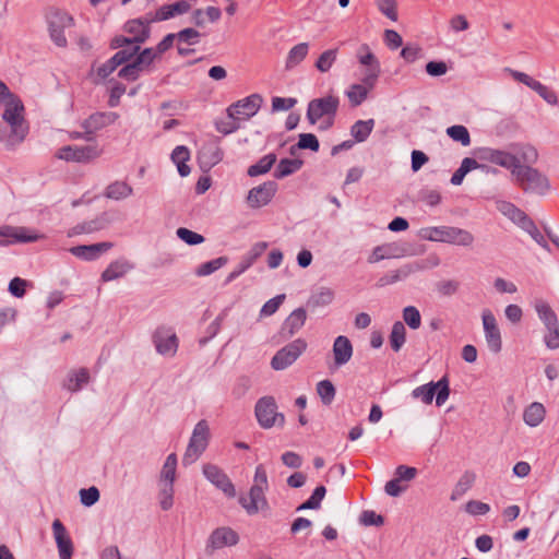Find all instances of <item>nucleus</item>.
I'll return each instance as SVG.
<instances>
[{
  "instance_id": "nucleus-21",
  "label": "nucleus",
  "mask_w": 559,
  "mask_h": 559,
  "mask_svg": "<svg viewBox=\"0 0 559 559\" xmlns=\"http://www.w3.org/2000/svg\"><path fill=\"white\" fill-rule=\"evenodd\" d=\"M53 537L57 544L60 559H72L74 546L63 523L56 519L52 522Z\"/></svg>"
},
{
  "instance_id": "nucleus-55",
  "label": "nucleus",
  "mask_w": 559,
  "mask_h": 559,
  "mask_svg": "<svg viewBox=\"0 0 559 559\" xmlns=\"http://www.w3.org/2000/svg\"><path fill=\"white\" fill-rule=\"evenodd\" d=\"M379 11L393 22L397 21V2L396 0H376Z\"/></svg>"
},
{
  "instance_id": "nucleus-3",
  "label": "nucleus",
  "mask_w": 559,
  "mask_h": 559,
  "mask_svg": "<svg viewBox=\"0 0 559 559\" xmlns=\"http://www.w3.org/2000/svg\"><path fill=\"white\" fill-rule=\"evenodd\" d=\"M513 178L524 193L544 197L550 190L548 177L530 165H521L513 171Z\"/></svg>"
},
{
  "instance_id": "nucleus-39",
  "label": "nucleus",
  "mask_w": 559,
  "mask_h": 559,
  "mask_svg": "<svg viewBox=\"0 0 559 559\" xmlns=\"http://www.w3.org/2000/svg\"><path fill=\"white\" fill-rule=\"evenodd\" d=\"M309 44L300 43L294 46L287 55L285 68L287 70L294 69L297 67L308 55Z\"/></svg>"
},
{
  "instance_id": "nucleus-6",
  "label": "nucleus",
  "mask_w": 559,
  "mask_h": 559,
  "mask_svg": "<svg viewBox=\"0 0 559 559\" xmlns=\"http://www.w3.org/2000/svg\"><path fill=\"white\" fill-rule=\"evenodd\" d=\"M254 413L259 425L264 429H270L275 425L283 427L285 424V416L277 412L276 401L271 395L258 400Z\"/></svg>"
},
{
  "instance_id": "nucleus-10",
  "label": "nucleus",
  "mask_w": 559,
  "mask_h": 559,
  "mask_svg": "<svg viewBox=\"0 0 559 559\" xmlns=\"http://www.w3.org/2000/svg\"><path fill=\"white\" fill-rule=\"evenodd\" d=\"M102 150L97 143L76 146L66 145L58 150L56 156L67 162L88 163L100 156Z\"/></svg>"
},
{
  "instance_id": "nucleus-64",
  "label": "nucleus",
  "mask_w": 559,
  "mask_h": 559,
  "mask_svg": "<svg viewBox=\"0 0 559 559\" xmlns=\"http://www.w3.org/2000/svg\"><path fill=\"white\" fill-rule=\"evenodd\" d=\"M547 334L544 336L546 346L549 349L559 348V324L556 323L554 326H547Z\"/></svg>"
},
{
  "instance_id": "nucleus-15",
  "label": "nucleus",
  "mask_w": 559,
  "mask_h": 559,
  "mask_svg": "<svg viewBox=\"0 0 559 559\" xmlns=\"http://www.w3.org/2000/svg\"><path fill=\"white\" fill-rule=\"evenodd\" d=\"M427 267L424 261H415L402 265L400 269L391 271L378 278L376 287L382 288L396 282L407 278L411 274L423 271Z\"/></svg>"
},
{
  "instance_id": "nucleus-22",
  "label": "nucleus",
  "mask_w": 559,
  "mask_h": 559,
  "mask_svg": "<svg viewBox=\"0 0 559 559\" xmlns=\"http://www.w3.org/2000/svg\"><path fill=\"white\" fill-rule=\"evenodd\" d=\"M307 320L306 309L299 307L295 309L283 322L278 332L282 340L293 337L304 325Z\"/></svg>"
},
{
  "instance_id": "nucleus-54",
  "label": "nucleus",
  "mask_w": 559,
  "mask_h": 559,
  "mask_svg": "<svg viewBox=\"0 0 559 559\" xmlns=\"http://www.w3.org/2000/svg\"><path fill=\"white\" fill-rule=\"evenodd\" d=\"M177 237L189 246H197L204 242L205 238L191 229L179 227L176 230Z\"/></svg>"
},
{
  "instance_id": "nucleus-52",
  "label": "nucleus",
  "mask_w": 559,
  "mask_h": 559,
  "mask_svg": "<svg viewBox=\"0 0 559 559\" xmlns=\"http://www.w3.org/2000/svg\"><path fill=\"white\" fill-rule=\"evenodd\" d=\"M145 43V36L143 37H127L123 35H116L109 41V48L115 50L123 47H132L134 45H141Z\"/></svg>"
},
{
  "instance_id": "nucleus-43",
  "label": "nucleus",
  "mask_w": 559,
  "mask_h": 559,
  "mask_svg": "<svg viewBox=\"0 0 559 559\" xmlns=\"http://www.w3.org/2000/svg\"><path fill=\"white\" fill-rule=\"evenodd\" d=\"M326 493V488L323 485H319L314 488L311 496L297 507V511L302 510H317L321 506V501L323 500Z\"/></svg>"
},
{
  "instance_id": "nucleus-37",
  "label": "nucleus",
  "mask_w": 559,
  "mask_h": 559,
  "mask_svg": "<svg viewBox=\"0 0 559 559\" xmlns=\"http://www.w3.org/2000/svg\"><path fill=\"white\" fill-rule=\"evenodd\" d=\"M373 128H374L373 119L357 120L350 127V134L355 139L356 142H359V143L365 142L371 134Z\"/></svg>"
},
{
  "instance_id": "nucleus-63",
  "label": "nucleus",
  "mask_w": 559,
  "mask_h": 559,
  "mask_svg": "<svg viewBox=\"0 0 559 559\" xmlns=\"http://www.w3.org/2000/svg\"><path fill=\"white\" fill-rule=\"evenodd\" d=\"M239 121H240L239 118H229V120H227V121H224V120L216 121L215 128L219 133H222L224 135H228L230 133L236 132L238 129H240Z\"/></svg>"
},
{
  "instance_id": "nucleus-14",
  "label": "nucleus",
  "mask_w": 559,
  "mask_h": 559,
  "mask_svg": "<svg viewBox=\"0 0 559 559\" xmlns=\"http://www.w3.org/2000/svg\"><path fill=\"white\" fill-rule=\"evenodd\" d=\"M118 118L119 115L114 111H97L92 114L81 123L82 129L85 130L84 139L92 141L95 132L112 124Z\"/></svg>"
},
{
  "instance_id": "nucleus-30",
  "label": "nucleus",
  "mask_w": 559,
  "mask_h": 559,
  "mask_svg": "<svg viewBox=\"0 0 559 559\" xmlns=\"http://www.w3.org/2000/svg\"><path fill=\"white\" fill-rule=\"evenodd\" d=\"M151 23H153V20L151 19H132L124 23L123 31L128 34H131L132 37L141 38L145 36L146 41L151 35Z\"/></svg>"
},
{
  "instance_id": "nucleus-2",
  "label": "nucleus",
  "mask_w": 559,
  "mask_h": 559,
  "mask_svg": "<svg viewBox=\"0 0 559 559\" xmlns=\"http://www.w3.org/2000/svg\"><path fill=\"white\" fill-rule=\"evenodd\" d=\"M267 474L262 464L255 467L254 484L249 490V498L240 496L238 499L239 504L246 510L249 515L257 514L260 510H270L269 501L265 497L267 490Z\"/></svg>"
},
{
  "instance_id": "nucleus-16",
  "label": "nucleus",
  "mask_w": 559,
  "mask_h": 559,
  "mask_svg": "<svg viewBox=\"0 0 559 559\" xmlns=\"http://www.w3.org/2000/svg\"><path fill=\"white\" fill-rule=\"evenodd\" d=\"M203 475L214 486L221 489L226 497L234 498L236 496V489L230 478L226 473L218 466L207 463L203 466Z\"/></svg>"
},
{
  "instance_id": "nucleus-62",
  "label": "nucleus",
  "mask_w": 559,
  "mask_h": 559,
  "mask_svg": "<svg viewBox=\"0 0 559 559\" xmlns=\"http://www.w3.org/2000/svg\"><path fill=\"white\" fill-rule=\"evenodd\" d=\"M359 522L365 526H381L384 518L372 510H365L360 513Z\"/></svg>"
},
{
  "instance_id": "nucleus-13",
  "label": "nucleus",
  "mask_w": 559,
  "mask_h": 559,
  "mask_svg": "<svg viewBox=\"0 0 559 559\" xmlns=\"http://www.w3.org/2000/svg\"><path fill=\"white\" fill-rule=\"evenodd\" d=\"M73 24V17L61 11L52 13L48 19L49 36L58 47H67L68 40L64 35V28L71 27Z\"/></svg>"
},
{
  "instance_id": "nucleus-56",
  "label": "nucleus",
  "mask_w": 559,
  "mask_h": 559,
  "mask_svg": "<svg viewBox=\"0 0 559 559\" xmlns=\"http://www.w3.org/2000/svg\"><path fill=\"white\" fill-rule=\"evenodd\" d=\"M403 320L412 330H417L421 324L419 310L414 306L405 307L403 309Z\"/></svg>"
},
{
  "instance_id": "nucleus-41",
  "label": "nucleus",
  "mask_w": 559,
  "mask_h": 559,
  "mask_svg": "<svg viewBox=\"0 0 559 559\" xmlns=\"http://www.w3.org/2000/svg\"><path fill=\"white\" fill-rule=\"evenodd\" d=\"M389 340L391 348L400 352L406 341V329L401 321L393 323Z\"/></svg>"
},
{
  "instance_id": "nucleus-38",
  "label": "nucleus",
  "mask_w": 559,
  "mask_h": 559,
  "mask_svg": "<svg viewBox=\"0 0 559 559\" xmlns=\"http://www.w3.org/2000/svg\"><path fill=\"white\" fill-rule=\"evenodd\" d=\"M132 193L133 189L129 183L117 180L106 188L104 195L112 200H122L130 197Z\"/></svg>"
},
{
  "instance_id": "nucleus-58",
  "label": "nucleus",
  "mask_w": 559,
  "mask_h": 559,
  "mask_svg": "<svg viewBox=\"0 0 559 559\" xmlns=\"http://www.w3.org/2000/svg\"><path fill=\"white\" fill-rule=\"evenodd\" d=\"M296 147L318 152L320 150V142L316 134L313 133H300L298 135V142L296 143Z\"/></svg>"
},
{
  "instance_id": "nucleus-40",
  "label": "nucleus",
  "mask_w": 559,
  "mask_h": 559,
  "mask_svg": "<svg viewBox=\"0 0 559 559\" xmlns=\"http://www.w3.org/2000/svg\"><path fill=\"white\" fill-rule=\"evenodd\" d=\"M90 381V372L86 368H81L79 371H71L68 376V383L66 388L71 392H76L82 389L84 384Z\"/></svg>"
},
{
  "instance_id": "nucleus-59",
  "label": "nucleus",
  "mask_w": 559,
  "mask_h": 559,
  "mask_svg": "<svg viewBox=\"0 0 559 559\" xmlns=\"http://www.w3.org/2000/svg\"><path fill=\"white\" fill-rule=\"evenodd\" d=\"M269 243L266 241L255 242L241 259L251 266L264 253Z\"/></svg>"
},
{
  "instance_id": "nucleus-32",
  "label": "nucleus",
  "mask_w": 559,
  "mask_h": 559,
  "mask_svg": "<svg viewBox=\"0 0 559 559\" xmlns=\"http://www.w3.org/2000/svg\"><path fill=\"white\" fill-rule=\"evenodd\" d=\"M334 292L329 287H321L318 292L310 295L307 300V307L310 310H316L320 307L329 306L334 300Z\"/></svg>"
},
{
  "instance_id": "nucleus-57",
  "label": "nucleus",
  "mask_w": 559,
  "mask_h": 559,
  "mask_svg": "<svg viewBox=\"0 0 559 559\" xmlns=\"http://www.w3.org/2000/svg\"><path fill=\"white\" fill-rule=\"evenodd\" d=\"M358 60L361 64L368 67V69H372L376 66H380L378 59L373 55V52L370 50L369 46L367 44H362L357 52Z\"/></svg>"
},
{
  "instance_id": "nucleus-61",
  "label": "nucleus",
  "mask_w": 559,
  "mask_h": 559,
  "mask_svg": "<svg viewBox=\"0 0 559 559\" xmlns=\"http://www.w3.org/2000/svg\"><path fill=\"white\" fill-rule=\"evenodd\" d=\"M80 499L81 503L85 507L94 506L100 497L99 490L97 487L92 486L90 488H83L80 490Z\"/></svg>"
},
{
  "instance_id": "nucleus-45",
  "label": "nucleus",
  "mask_w": 559,
  "mask_h": 559,
  "mask_svg": "<svg viewBox=\"0 0 559 559\" xmlns=\"http://www.w3.org/2000/svg\"><path fill=\"white\" fill-rule=\"evenodd\" d=\"M156 57L157 53H155L153 48H144L139 50L131 62L140 72H143L154 62Z\"/></svg>"
},
{
  "instance_id": "nucleus-34",
  "label": "nucleus",
  "mask_w": 559,
  "mask_h": 559,
  "mask_svg": "<svg viewBox=\"0 0 559 559\" xmlns=\"http://www.w3.org/2000/svg\"><path fill=\"white\" fill-rule=\"evenodd\" d=\"M546 409L542 403L534 402L523 413V420L530 427L538 426L545 418Z\"/></svg>"
},
{
  "instance_id": "nucleus-28",
  "label": "nucleus",
  "mask_w": 559,
  "mask_h": 559,
  "mask_svg": "<svg viewBox=\"0 0 559 559\" xmlns=\"http://www.w3.org/2000/svg\"><path fill=\"white\" fill-rule=\"evenodd\" d=\"M191 4L189 0H178L170 4L162 5L156 12L153 22L166 21L175 17L176 15L185 14L189 12Z\"/></svg>"
},
{
  "instance_id": "nucleus-53",
  "label": "nucleus",
  "mask_w": 559,
  "mask_h": 559,
  "mask_svg": "<svg viewBox=\"0 0 559 559\" xmlns=\"http://www.w3.org/2000/svg\"><path fill=\"white\" fill-rule=\"evenodd\" d=\"M176 467H177V455L175 453H170L166 457V461L163 465V469L160 473V480L175 481Z\"/></svg>"
},
{
  "instance_id": "nucleus-46",
  "label": "nucleus",
  "mask_w": 559,
  "mask_h": 559,
  "mask_svg": "<svg viewBox=\"0 0 559 559\" xmlns=\"http://www.w3.org/2000/svg\"><path fill=\"white\" fill-rule=\"evenodd\" d=\"M535 310L546 328L549 325L554 326L558 323L557 314L547 302L539 300L535 305Z\"/></svg>"
},
{
  "instance_id": "nucleus-44",
  "label": "nucleus",
  "mask_w": 559,
  "mask_h": 559,
  "mask_svg": "<svg viewBox=\"0 0 559 559\" xmlns=\"http://www.w3.org/2000/svg\"><path fill=\"white\" fill-rule=\"evenodd\" d=\"M317 393L323 405L329 406L335 399L336 389L331 380H321L317 383Z\"/></svg>"
},
{
  "instance_id": "nucleus-4",
  "label": "nucleus",
  "mask_w": 559,
  "mask_h": 559,
  "mask_svg": "<svg viewBox=\"0 0 559 559\" xmlns=\"http://www.w3.org/2000/svg\"><path fill=\"white\" fill-rule=\"evenodd\" d=\"M210 427L205 419H201L192 431L188 447L182 457L185 466L194 463L205 451L210 440Z\"/></svg>"
},
{
  "instance_id": "nucleus-27",
  "label": "nucleus",
  "mask_w": 559,
  "mask_h": 559,
  "mask_svg": "<svg viewBox=\"0 0 559 559\" xmlns=\"http://www.w3.org/2000/svg\"><path fill=\"white\" fill-rule=\"evenodd\" d=\"M333 356L335 368L347 364L353 356V345L347 336L340 335L333 343Z\"/></svg>"
},
{
  "instance_id": "nucleus-19",
  "label": "nucleus",
  "mask_w": 559,
  "mask_h": 559,
  "mask_svg": "<svg viewBox=\"0 0 559 559\" xmlns=\"http://www.w3.org/2000/svg\"><path fill=\"white\" fill-rule=\"evenodd\" d=\"M277 191V183L269 180L262 185L252 188L247 197L248 204L253 209H259L271 202Z\"/></svg>"
},
{
  "instance_id": "nucleus-29",
  "label": "nucleus",
  "mask_w": 559,
  "mask_h": 559,
  "mask_svg": "<svg viewBox=\"0 0 559 559\" xmlns=\"http://www.w3.org/2000/svg\"><path fill=\"white\" fill-rule=\"evenodd\" d=\"M111 223V218L107 212H103L100 215L95 217L94 219L86 221L75 225L72 228V234H91L94 231L103 230Z\"/></svg>"
},
{
  "instance_id": "nucleus-24",
  "label": "nucleus",
  "mask_w": 559,
  "mask_h": 559,
  "mask_svg": "<svg viewBox=\"0 0 559 559\" xmlns=\"http://www.w3.org/2000/svg\"><path fill=\"white\" fill-rule=\"evenodd\" d=\"M498 211L520 228H524L532 218L520 207L509 201H498Z\"/></svg>"
},
{
  "instance_id": "nucleus-36",
  "label": "nucleus",
  "mask_w": 559,
  "mask_h": 559,
  "mask_svg": "<svg viewBox=\"0 0 559 559\" xmlns=\"http://www.w3.org/2000/svg\"><path fill=\"white\" fill-rule=\"evenodd\" d=\"M277 160L275 153H270L261 157L255 164L249 166L247 175L249 177H257L267 174Z\"/></svg>"
},
{
  "instance_id": "nucleus-11",
  "label": "nucleus",
  "mask_w": 559,
  "mask_h": 559,
  "mask_svg": "<svg viewBox=\"0 0 559 559\" xmlns=\"http://www.w3.org/2000/svg\"><path fill=\"white\" fill-rule=\"evenodd\" d=\"M262 103L263 98L260 94H251L229 105L226 109V112L228 118L248 120L259 111Z\"/></svg>"
},
{
  "instance_id": "nucleus-9",
  "label": "nucleus",
  "mask_w": 559,
  "mask_h": 559,
  "mask_svg": "<svg viewBox=\"0 0 559 559\" xmlns=\"http://www.w3.org/2000/svg\"><path fill=\"white\" fill-rule=\"evenodd\" d=\"M306 349L307 342L304 338H297L276 352L271 360V367L274 370H284L293 365Z\"/></svg>"
},
{
  "instance_id": "nucleus-33",
  "label": "nucleus",
  "mask_w": 559,
  "mask_h": 559,
  "mask_svg": "<svg viewBox=\"0 0 559 559\" xmlns=\"http://www.w3.org/2000/svg\"><path fill=\"white\" fill-rule=\"evenodd\" d=\"M304 166V160L299 158H282L274 173L273 176L276 179L286 178L295 173H297Z\"/></svg>"
},
{
  "instance_id": "nucleus-35",
  "label": "nucleus",
  "mask_w": 559,
  "mask_h": 559,
  "mask_svg": "<svg viewBox=\"0 0 559 559\" xmlns=\"http://www.w3.org/2000/svg\"><path fill=\"white\" fill-rule=\"evenodd\" d=\"M190 158V152L187 146L178 145L171 153V160L177 165L178 173L181 177H187L191 169L187 165Z\"/></svg>"
},
{
  "instance_id": "nucleus-60",
  "label": "nucleus",
  "mask_w": 559,
  "mask_h": 559,
  "mask_svg": "<svg viewBox=\"0 0 559 559\" xmlns=\"http://www.w3.org/2000/svg\"><path fill=\"white\" fill-rule=\"evenodd\" d=\"M532 90L536 92L545 102L550 105L558 104V97L555 91L549 88L548 86L542 84L539 81H535Z\"/></svg>"
},
{
  "instance_id": "nucleus-17",
  "label": "nucleus",
  "mask_w": 559,
  "mask_h": 559,
  "mask_svg": "<svg viewBox=\"0 0 559 559\" xmlns=\"http://www.w3.org/2000/svg\"><path fill=\"white\" fill-rule=\"evenodd\" d=\"M153 343L158 354L174 356L178 349V337L170 328H158L153 334Z\"/></svg>"
},
{
  "instance_id": "nucleus-50",
  "label": "nucleus",
  "mask_w": 559,
  "mask_h": 559,
  "mask_svg": "<svg viewBox=\"0 0 559 559\" xmlns=\"http://www.w3.org/2000/svg\"><path fill=\"white\" fill-rule=\"evenodd\" d=\"M227 262H228L227 257H225V255L218 257L216 259H213L211 261L200 264L198 266V269L195 270V274L198 276H207V275L214 273L215 271H217L218 269H221L222 266L226 265Z\"/></svg>"
},
{
  "instance_id": "nucleus-7",
  "label": "nucleus",
  "mask_w": 559,
  "mask_h": 559,
  "mask_svg": "<svg viewBox=\"0 0 559 559\" xmlns=\"http://www.w3.org/2000/svg\"><path fill=\"white\" fill-rule=\"evenodd\" d=\"M429 235L427 239L431 241L449 242L457 246H471L474 241V236L465 229L452 226H438L428 229Z\"/></svg>"
},
{
  "instance_id": "nucleus-42",
  "label": "nucleus",
  "mask_w": 559,
  "mask_h": 559,
  "mask_svg": "<svg viewBox=\"0 0 559 559\" xmlns=\"http://www.w3.org/2000/svg\"><path fill=\"white\" fill-rule=\"evenodd\" d=\"M476 475L473 472L466 471L456 483L451 493V500L455 501L461 498L474 484Z\"/></svg>"
},
{
  "instance_id": "nucleus-20",
  "label": "nucleus",
  "mask_w": 559,
  "mask_h": 559,
  "mask_svg": "<svg viewBox=\"0 0 559 559\" xmlns=\"http://www.w3.org/2000/svg\"><path fill=\"white\" fill-rule=\"evenodd\" d=\"M483 324L489 349L496 354L499 353L502 348L501 333L495 316L488 309L483 311Z\"/></svg>"
},
{
  "instance_id": "nucleus-26",
  "label": "nucleus",
  "mask_w": 559,
  "mask_h": 559,
  "mask_svg": "<svg viewBox=\"0 0 559 559\" xmlns=\"http://www.w3.org/2000/svg\"><path fill=\"white\" fill-rule=\"evenodd\" d=\"M406 253L405 248L396 242L384 243L373 248L371 254L368 257V263H377L384 259L401 258Z\"/></svg>"
},
{
  "instance_id": "nucleus-23",
  "label": "nucleus",
  "mask_w": 559,
  "mask_h": 559,
  "mask_svg": "<svg viewBox=\"0 0 559 559\" xmlns=\"http://www.w3.org/2000/svg\"><path fill=\"white\" fill-rule=\"evenodd\" d=\"M114 247L110 241L97 242L92 245H79L70 248V252L84 261H94L103 253L107 252Z\"/></svg>"
},
{
  "instance_id": "nucleus-48",
  "label": "nucleus",
  "mask_w": 559,
  "mask_h": 559,
  "mask_svg": "<svg viewBox=\"0 0 559 559\" xmlns=\"http://www.w3.org/2000/svg\"><path fill=\"white\" fill-rule=\"evenodd\" d=\"M337 52V48L323 51L314 63V67L318 69V71L322 73L328 72L336 61Z\"/></svg>"
},
{
  "instance_id": "nucleus-47",
  "label": "nucleus",
  "mask_w": 559,
  "mask_h": 559,
  "mask_svg": "<svg viewBox=\"0 0 559 559\" xmlns=\"http://www.w3.org/2000/svg\"><path fill=\"white\" fill-rule=\"evenodd\" d=\"M174 481L160 480L159 504L164 511L171 509L174 504Z\"/></svg>"
},
{
  "instance_id": "nucleus-8",
  "label": "nucleus",
  "mask_w": 559,
  "mask_h": 559,
  "mask_svg": "<svg viewBox=\"0 0 559 559\" xmlns=\"http://www.w3.org/2000/svg\"><path fill=\"white\" fill-rule=\"evenodd\" d=\"M340 98L329 94L321 98H313L308 103L306 117L310 124H316L321 118L336 116Z\"/></svg>"
},
{
  "instance_id": "nucleus-1",
  "label": "nucleus",
  "mask_w": 559,
  "mask_h": 559,
  "mask_svg": "<svg viewBox=\"0 0 559 559\" xmlns=\"http://www.w3.org/2000/svg\"><path fill=\"white\" fill-rule=\"evenodd\" d=\"M3 106L4 111L2 119L10 126V132L7 138V148L14 150L16 145L24 141L28 133V126L25 123L23 117L25 108L19 96L7 102Z\"/></svg>"
},
{
  "instance_id": "nucleus-12",
  "label": "nucleus",
  "mask_w": 559,
  "mask_h": 559,
  "mask_svg": "<svg viewBox=\"0 0 559 559\" xmlns=\"http://www.w3.org/2000/svg\"><path fill=\"white\" fill-rule=\"evenodd\" d=\"M478 157L480 160L488 162L500 167H503L506 169H509L512 176L513 171L518 170L522 165L521 159L516 155L497 148H480Z\"/></svg>"
},
{
  "instance_id": "nucleus-18",
  "label": "nucleus",
  "mask_w": 559,
  "mask_h": 559,
  "mask_svg": "<svg viewBox=\"0 0 559 559\" xmlns=\"http://www.w3.org/2000/svg\"><path fill=\"white\" fill-rule=\"evenodd\" d=\"M239 542V535L230 527H218L215 528L206 544L205 551L207 555H212L215 549H219L224 546H235Z\"/></svg>"
},
{
  "instance_id": "nucleus-49",
  "label": "nucleus",
  "mask_w": 559,
  "mask_h": 559,
  "mask_svg": "<svg viewBox=\"0 0 559 559\" xmlns=\"http://www.w3.org/2000/svg\"><path fill=\"white\" fill-rule=\"evenodd\" d=\"M447 135L453 141L461 143L463 146L471 144V135L466 127L462 124H454L447 128Z\"/></svg>"
},
{
  "instance_id": "nucleus-5",
  "label": "nucleus",
  "mask_w": 559,
  "mask_h": 559,
  "mask_svg": "<svg viewBox=\"0 0 559 559\" xmlns=\"http://www.w3.org/2000/svg\"><path fill=\"white\" fill-rule=\"evenodd\" d=\"M450 395V382L448 376H443L437 382L431 381L413 390L412 396L420 399L425 404H431L436 396L437 406H442Z\"/></svg>"
},
{
  "instance_id": "nucleus-51",
  "label": "nucleus",
  "mask_w": 559,
  "mask_h": 559,
  "mask_svg": "<svg viewBox=\"0 0 559 559\" xmlns=\"http://www.w3.org/2000/svg\"><path fill=\"white\" fill-rule=\"evenodd\" d=\"M368 93V87L360 84H353L346 92V95L349 99L350 106L357 107L367 98Z\"/></svg>"
},
{
  "instance_id": "nucleus-25",
  "label": "nucleus",
  "mask_w": 559,
  "mask_h": 559,
  "mask_svg": "<svg viewBox=\"0 0 559 559\" xmlns=\"http://www.w3.org/2000/svg\"><path fill=\"white\" fill-rule=\"evenodd\" d=\"M223 150L217 144H205L198 153V162L202 170H209L223 159Z\"/></svg>"
},
{
  "instance_id": "nucleus-31",
  "label": "nucleus",
  "mask_w": 559,
  "mask_h": 559,
  "mask_svg": "<svg viewBox=\"0 0 559 559\" xmlns=\"http://www.w3.org/2000/svg\"><path fill=\"white\" fill-rule=\"evenodd\" d=\"M131 269H133V265L129 261L124 259L116 260L104 270L102 273V281L110 282L120 278Z\"/></svg>"
}]
</instances>
